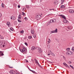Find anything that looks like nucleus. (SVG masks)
I'll list each match as a JSON object with an SVG mask.
<instances>
[{
  "label": "nucleus",
  "mask_w": 74,
  "mask_h": 74,
  "mask_svg": "<svg viewBox=\"0 0 74 74\" xmlns=\"http://www.w3.org/2000/svg\"><path fill=\"white\" fill-rule=\"evenodd\" d=\"M56 22V20L55 19H51L49 22H48L47 23V25H49L51 24V23H55Z\"/></svg>",
  "instance_id": "obj_1"
},
{
  "label": "nucleus",
  "mask_w": 74,
  "mask_h": 74,
  "mask_svg": "<svg viewBox=\"0 0 74 74\" xmlns=\"http://www.w3.org/2000/svg\"><path fill=\"white\" fill-rule=\"evenodd\" d=\"M18 19H21V15L19 14V16H18Z\"/></svg>",
  "instance_id": "obj_13"
},
{
  "label": "nucleus",
  "mask_w": 74,
  "mask_h": 74,
  "mask_svg": "<svg viewBox=\"0 0 74 74\" xmlns=\"http://www.w3.org/2000/svg\"><path fill=\"white\" fill-rule=\"evenodd\" d=\"M31 32L32 34H34V33L35 31L34 30V29H31Z\"/></svg>",
  "instance_id": "obj_9"
},
{
  "label": "nucleus",
  "mask_w": 74,
  "mask_h": 74,
  "mask_svg": "<svg viewBox=\"0 0 74 74\" xmlns=\"http://www.w3.org/2000/svg\"><path fill=\"white\" fill-rule=\"evenodd\" d=\"M0 38H1V39H3L4 38L2 36H1Z\"/></svg>",
  "instance_id": "obj_28"
},
{
  "label": "nucleus",
  "mask_w": 74,
  "mask_h": 74,
  "mask_svg": "<svg viewBox=\"0 0 74 74\" xmlns=\"http://www.w3.org/2000/svg\"><path fill=\"white\" fill-rule=\"evenodd\" d=\"M30 71H32V70H30Z\"/></svg>",
  "instance_id": "obj_59"
},
{
  "label": "nucleus",
  "mask_w": 74,
  "mask_h": 74,
  "mask_svg": "<svg viewBox=\"0 0 74 74\" xmlns=\"http://www.w3.org/2000/svg\"><path fill=\"white\" fill-rule=\"evenodd\" d=\"M70 67H71V68H72V67H73V66H71V65H70L69 66Z\"/></svg>",
  "instance_id": "obj_46"
},
{
  "label": "nucleus",
  "mask_w": 74,
  "mask_h": 74,
  "mask_svg": "<svg viewBox=\"0 0 74 74\" xmlns=\"http://www.w3.org/2000/svg\"><path fill=\"white\" fill-rule=\"evenodd\" d=\"M25 8H23V10H25Z\"/></svg>",
  "instance_id": "obj_55"
},
{
  "label": "nucleus",
  "mask_w": 74,
  "mask_h": 74,
  "mask_svg": "<svg viewBox=\"0 0 74 74\" xmlns=\"http://www.w3.org/2000/svg\"><path fill=\"white\" fill-rule=\"evenodd\" d=\"M68 22L67 20H66V19H65V20L64 21V22L65 23H66Z\"/></svg>",
  "instance_id": "obj_20"
},
{
  "label": "nucleus",
  "mask_w": 74,
  "mask_h": 74,
  "mask_svg": "<svg viewBox=\"0 0 74 74\" xmlns=\"http://www.w3.org/2000/svg\"><path fill=\"white\" fill-rule=\"evenodd\" d=\"M24 13L23 12H22V14H23V13Z\"/></svg>",
  "instance_id": "obj_61"
},
{
  "label": "nucleus",
  "mask_w": 74,
  "mask_h": 74,
  "mask_svg": "<svg viewBox=\"0 0 74 74\" xmlns=\"http://www.w3.org/2000/svg\"><path fill=\"white\" fill-rule=\"evenodd\" d=\"M3 52V51H0V53H2Z\"/></svg>",
  "instance_id": "obj_53"
},
{
  "label": "nucleus",
  "mask_w": 74,
  "mask_h": 74,
  "mask_svg": "<svg viewBox=\"0 0 74 74\" xmlns=\"http://www.w3.org/2000/svg\"><path fill=\"white\" fill-rule=\"evenodd\" d=\"M67 29H69L70 30H71V28H70L69 27H67Z\"/></svg>",
  "instance_id": "obj_33"
},
{
  "label": "nucleus",
  "mask_w": 74,
  "mask_h": 74,
  "mask_svg": "<svg viewBox=\"0 0 74 74\" xmlns=\"http://www.w3.org/2000/svg\"><path fill=\"white\" fill-rule=\"evenodd\" d=\"M59 16H61L62 18H64V19H66V18L65 16H64V15L63 16L62 15H59Z\"/></svg>",
  "instance_id": "obj_8"
},
{
  "label": "nucleus",
  "mask_w": 74,
  "mask_h": 74,
  "mask_svg": "<svg viewBox=\"0 0 74 74\" xmlns=\"http://www.w3.org/2000/svg\"><path fill=\"white\" fill-rule=\"evenodd\" d=\"M72 68L73 69H74V67H72Z\"/></svg>",
  "instance_id": "obj_57"
},
{
  "label": "nucleus",
  "mask_w": 74,
  "mask_h": 74,
  "mask_svg": "<svg viewBox=\"0 0 74 74\" xmlns=\"http://www.w3.org/2000/svg\"><path fill=\"white\" fill-rule=\"evenodd\" d=\"M1 41L0 40V45H1Z\"/></svg>",
  "instance_id": "obj_44"
},
{
  "label": "nucleus",
  "mask_w": 74,
  "mask_h": 74,
  "mask_svg": "<svg viewBox=\"0 0 74 74\" xmlns=\"http://www.w3.org/2000/svg\"><path fill=\"white\" fill-rule=\"evenodd\" d=\"M10 68H12V67H10Z\"/></svg>",
  "instance_id": "obj_60"
},
{
  "label": "nucleus",
  "mask_w": 74,
  "mask_h": 74,
  "mask_svg": "<svg viewBox=\"0 0 74 74\" xmlns=\"http://www.w3.org/2000/svg\"><path fill=\"white\" fill-rule=\"evenodd\" d=\"M63 64H64V65H65V66H66L67 64H66V63H63Z\"/></svg>",
  "instance_id": "obj_39"
},
{
  "label": "nucleus",
  "mask_w": 74,
  "mask_h": 74,
  "mask_svg": "<svg viewBox=\"0 0 74 74\" xmlns=\"http://www.w3.org/2000/svg\"><path fill=\"white\" fill-rule=\"evenodd\" d=\"M42 16L40 14H38V15H37L36 17V19L37 20H40Z\"/></svg>",
  "instance_id": "obj_3"
},
{
  "label": "nucleus",
  "mask_w": 74,
  "mask_h": 74,
  "mask_svg": "<svg viewBox=\"0 0 74 74\" xmlns=\"http://www.w3.org/2000/svg\"><path fill=\"white\" fill-rule=\"evenodd\" d=\"M32 37L31 36H29L28 37V38H29V39H30V38H32Z\"/></svg>",
  "instance_id": "obj_32"
},
{
  "label": "nucleus",
  "mask_w": 74,
  "mask_h": 74,
  "mask_svg": "<svg viewBox=\"0 0 74 74\" xmlns=\"http://www.w3.org/2000/svg\"><path fill=\"white\" fill-rule=\"evenodd\" d=\"M31 49L32 51H33V50H35V49H36V48H35V47H32Z\"/></svg>",
  "instance_id": "obj_11"
},
{
  "label": "nucleus",
  "mask_w": 74,
  "mask_h": 74,
  "mask_svg": "<svg viewBox=\"0 0 74 74\" xmlns=\"http://www.w3.org/2000/svg\"><path fill=\"white\" fill-rule=\"evenodd\" d=\"M66 53L68 54V55H70L71 54H72V53L70 51H68L66 52Z\"/></svg>",
  "instance_id": "obj_4"
},
{
  "label": "nucleus",
  "mask_w": 74,
  "mask_h": 74,
  "mask_svg": "<svg viewBox=\"0 0 74 74\" xmlns=\"http://www.w3.org/2000/svg\"><path fill=\"white\" fill-rule=\"evenodd\" d=\"M48 56H49V55H50V54H48Z\"/></svg>",
  "instance_id": "obj_54"
},
{
  "label": "nucleus",
  "mask_w": 74,
  "mask_h": 74,
  "mask_svg": "<svg viewBox=\"0 0 74 74\" xmlns=\"http://www.w3.org/2000/svg\"><path fill=\"white\" fill-rule=\"evenodd\" d=\"M3 47H4V45H3Z\"/></svg>",
  "instance_id": "obj_58"
},
{
  "label": "nucleus",
  "mask_w": 74,
  "mask_h": 74,
  "mask_svg": "<svg viewBox=\"0 0 74 74\" xmlns=\"http://www.w3.org/2000/svg\"><path fill=\"white\" fill-rule=\"evenodd\" d=\"M20 51L21 52H22V53H23V52H26V49L25 48V47H23V49H20Z\"/></svg>",
  "instance_id": "obj_2"
},
{
  "label": "nucleus",
  "mask_w": 74,
  "mask_h": 74,
  "mask_svg": "<svg viewBox=\"0 0 74 74\" xmlns=\"http://www.w3.org/2000/svg\"><path fill=\"white\" fill-rule=\"evenodd\" d=\"M48 43H50V42H51V41H49V40H48Z\"/></svg>",
  "instance_id": "obj_43"
},
{
  "label": "nucleus",
  "mask_w": 74,
  "mask_h": 74,
  "mask_svg": "<svg viewBox=\"0 0 74 74\" xmlns=\"http://www.w3.org/2000/svg\"><path fill=\"white\" fill-rule=\"evenodd\" d=\"M2 16V15L1 13H0V18H1V17Z\"/></svg>",
  "instance_id": "obj_40"
},
{
  "label": "nucleus",
  "mask_w": 74,
  "mask_h": 74,
  "mask_svg": "<svg viewBox=\"0 0 74 74\" xmlns=\"http://www.w3.org/2000/svg\"><path fill=\"white\" fill-rule=\"evenodd\" d=\"M50 54L51 55H52V56H55V54L53 53L52 52H51L50 53Z\"/></svg>",
  "instance_id": "obj_12"
},
{
  "label": "nucleus",
  "mask_w": 74,
  "mask_h": 74,
  "mask_svg": "<svg viewBox=\"0 0 74 74\" xmlns=\"http://www.w3.org/2000/svg\"><path fill=\"white\" fill-rule=\"evenodd\" d=\"M66 51H70V48H67L66 49Z\"/></svg>",
  "instance_id": "obj_25"
},
{
  "label": "nucleus",
  "mask_w": 74,
  "mask_h": 74,
  "mask_svg": "<svg viewBox=\"0 0 74 74\" xmlns=\"http://www.w3.org/2000/svg\"><path fill=\"white\" fill-rule=\"evenodd\" d=\"M49 62H50V63H52V62H50V61H49Z\"/></svg>",
  "instance_id": "obj_51"
},
{
  "label": "nucleus",
  "mask_w": 74,
  "mask_h": 74,
  "mask_svg": "<svg viewBox=\"0 0 74 74\" xmlns=\"http://www.w3.org/2000/svg\"><path fill=\"white\" fill-rule=\"evenodd\" d=\"M26 8H29V6L27 5V6H26Z\"/></svg>",
  "instance_id": "obj_49"
},
{
  "label": "nucleus",
  "mask_w": 74,
  "mask_h": 74,
  "mask_svg": "<svg viewBox=\"0 0 74 74\" xmlns=\"http://www.w3.org/2000/svg\"><path fill=\"white\" fill-rule=\"evenodd\" d=\"M14 6L15 7H16V5H15V4H14Z\"/></svg>",
  "instance_id": "obj_50"
},
{
  "label": "nucleus",
  "mask_w": 74,
  "mask_h": 74,
  "mask_svg": "<svg viewBox=\"0 0 74 74\" xmlns=\"http://www.w3.org/2000/svg\"><path fill=\"white\" fill-rule=\"evenodd\" d=\"M22 15H23L24 16V15H25V13H23V14H22Z\"/></svg>",
  "instance_id": "obj_47"
},
{
  "label": "nucleus",
  "mask_w": 74,
  "mask_h": 74,
  "mask_svg": "<svg viewBox=\"0 0 74 74\" xmlns=\"http://www.w3.org/2000/svg\"><path fill=\"white\" fill-rule=\"evenodd\" d=\"M18 22H21L22 21L18 19Z\"/></svg>",
  "instance_id": "obj_30"
},
{
  "label": "nucleus",
  "mask_w": 74,
  "mask_h": 74,
  "mask_svg": "<svg viewBox=\"0 0 74 74\" xmlns=\"http://www.w3.org/2000/svg\"><path fill=\"white\" fill-rule=\"evenodd\" d=\"M25 19V20H27V17H25L24 18Z\"/></svg>",
  "instance_id": "obj_38"
},
{
  "label": "nucleus",
  "mask_w": 74,
  "mask_h": 74,
  "mask_svg": "<svg viewBox=\"0 0 74 74\" xmlns=\"http://www.w3.org/2000/svg\"><path fill=\"white\" fill-rule=\"evenodd\" d=\"M40 67V68H41V69H42V66L41 65H40L39 64V65H38Z\"/></svg>",
  "instance_id": "obj_31"
},
{
  "label": "nucleus",
  "mask_w": 74,
  "mask_h": 74,
  "mask_svg": "<svg viewBox=\"0 0 74 74\" xmlns=\"http://www.w3.org/2000/svg\"><path fill=\"white\" fill-rule=\"evenodd\" d=\"M65 66H66V67H68V66H69V65H67V64H66V65H65Z\"/></svg>",
  "instance_id": "obj_48"
},
{
  "label": "nucleus",
  "mask_w": 74,
  "mask_h": 74,
  "mask_svg": "<svg viewBox=\"0 0 74 74\" xmlns=\"http://www.w3.org/2000/svg\"><path fill=\"white\" fill-rule=\"evenodd\" d=\"M40 1H42V0H40Z\"/></svg>",
  "instance_id": "obj_62"
},
{
  "label": "nucleus",
  "mask_w": 74,
  "mask_h": 74,
  "mask_svg": "<svg viewBox=\"0 0 74 74\" xmlns=\"http://www.w3.org/2000/svg\"><path fill=\"white\" fill-rule=\"evenodd\" d=\"M34 38H36V35H35L34 36Z\"/></svg>",
  "instance_id": "obj_35"
},
{
  "label": "nucleus",
  "mask_w": 74,
  "mask_h": 74,
  "mask_svg": "<svg viewBox=\"0 0 74 74\" xmlns=\"http://www.w3.org/2000/svg\"><path fill=\"white\" fill-rule=\"evenodd\" d=\"M34 61H35V63H37V64H38V65H39V63H38V61H37V60L36 59H35Z\"/></svg>",
  "instance_id": "obj_10"
},
{
  "label": "nucleus",
  "mask_w": 74,
  "mask_h": 74,
  "mask_svg": "<svg viewBox=\"0 0 74 74\" xmlns=\"http://www.w3.org/2000/svg\"><path fill=\"white\" fill-rule=\"evenodd\" d=\"M49 11H52V10H54V9H49Z\"/></svg>",
  "instance_id": "obj_34"
},
{
  "label": "nucleus",
  "mask_w": 74,
  "mask_h": 74,
  "mask_svg": "<svg viewBox=\"0 0 74 74\" xmlns=\"http://www.w3.org/2000/svg\"><path fill=\"white\" fill-rule=\"evenodd\" d=\"M10 18H10L11 19H12V20L13 19L12 16H11Z\"/></svg>",
  "instance_id": "obj_41"
},
{
  "label": "nucleus",
  "mask_w": 74,
  "mask_h": 74,
  "mask_svg": "<svg viewBox=\"0 0 74 74\" xmlns=\"http://www.w3.org/2000/svg\"><path fill=\"white\" fill-rule=\"evenodd\" d=\"M1 6L3 8H4V4L3 3H2Z\"/></svg>",
  "instance_id": "obj_27"
},
{
  "label": "nucleus",
  "mask_w": 74,
  "mask_h": 74,
  "mask_svg": "<svg viewBox=\"0 0 74 74\" xmlns=\"http://www.w3.org/2000/svg\"><path fill=\"white\" fill-rule=\"evenodd\" d=\"M68 67L69 69H70V66H69Z\"/></svg>",
  "instance_id": "obj_56"
},
{
  "label": "nucleus",
  "mask_w": 74,
  "mask_h": 74,
  "mask_svg": "<svg viewBox=\"0 0 74 74\" xmlns=\"http://www.w3.org/2000/svg\"><path fill=\"white\" fill-rule=\"evenodd\" d=\"M64 2V0H61V4H62Z\"/></svg>",
  "instance_id": "obj_15"
},
{
  "label": "nucleus",
  "mask_w": 74,
  "mask_h": 74,
  "mask_svg": "<svg viewBox=\"0 0 74 74\" xmlns=\"http://www.w3.org/2000/svg\"><path fill=\"white\" fill-rule=\"evenodd\" d=\"M32 73H36V72H35V71H32Z\"/></svg>",
  "instance_id": "obj_37"
},
{
  "label": "nucleus",
  "mask_w": 74,
  "mask_h": 74,
  "mask_svg": "<svg viewBox=\"0 0 74 74\" xmlns=\"http://www.w3.org/2000/svg\"><path fill=\"white\" fill-rule=\"evenodd\" d=\"M72 51H73L74 52V47H73L71 49Z\"/></svg>",
  "instance_id": "obj_21"
},
{
  "label": "nucleus",
  "mask_w": 74,
  "mask_h": 74,
  "mask_svg": "<svg viewBox=\"0 0 74 74\" xmlns=\"http://www.w3.org/2000/svg\"><path fill=\"white\" fill-rule=\"evenodd\" d=\"M9 31H10V32H11V31H11L10 30Z\"/></svg>",
  "instance_id": "obj_63"
},
{
  "label": "nucleus",
  "mask_w": 74,
  "mask_h": 74,
  "mask_svg": "<svg viewBox=\"0 0 74 74\" xmlns=\"http://www.w3.org/2000/svg\"><path fill=\"white\" fill-rule=\"evenodd\" d=\"M55 33V32L54 31V30L51 31L50 32V34H52V33Z\"/></svg>",
  "instance_id": "obj_17"
},
{
  "label": "nucleus",
  "mask_w": 74,
  "mask_h": 74,
  "mask_svg": "<svg viewBox=\"0 0 74 74\" xmlns=\"http://www.w3.org/2000/svg\"><path fill=\"white\" fill-rule=\"evenodd\" d=\"M38 52H39V53H41L42 52V50L41 49H39V50H38Z\"/></svg>",
  "instance_id": "obj_7"
},
{
  "label": "nucleus",
  "mask_w": 74,
  "mask_h": 74,
  "mask_svg": "<svg viewBox=\"0 0 74 74\" xmlns=\"http://www.w3.org/2000/svg\"><path fill=\"white\" fill-rule=\"evenodd\" d=\"M20 33H22V34H23V33H24V31L23 30H22L20 32Z\"/></svg>",
  "instance_id": "obj_18"
},
{
  "label": "nucleus",
  "mask_w": 74,
  "mask_h": 74,
  "mask_svg": "<svg viewBox=\"0 0 74 74\" xmlns=\"http://www.w3.org/2000/svg\"><path fill=\"white\" fill-rule=\"evenodd\" d=\"M53 3L55 5H56V4H58V1L56 0Z\"/></svg>",
  "instance_id": "obj_5"
},
{
  "label": "nucleus",
  "mask_w": 74,
  "mask_h": 74,
  "mask_svg": "<svg viewBox=\"0 0 74 74\" xmlns=\"http://www.w3.org/2000/svg\"><path fill=\"white\" fill-rule=\"evenodd\" d=\"M25 45H26L27 46V42H25Z\"/></svg>",
  "instance_id": "obj_36"
},
{
  "label": "nucleus",
  "mask_w": 74,
  "mask_h": 74,
  "mask_svg": "<svg viewBox=\"0 0 74 74\" xmlns=\"http://www.w3.org/2000/svg\"><path fill=\"white\" fill-rule=\"evenodd\" d=\"M49 41H51V39H49Z\"/></svg>",
  "instance_id": "obj_52"
},
{
  "label": "nucleus",
  "mask_w": 74,
  "mask_h": 74,
  "mask_svg": "<svg viewBox=\"0 0 74 74\" xmlns=\"http://www.w3.org/2000/svg\"><path fill=\"white\" fill-rule=\"evenodd\" d=\"M61 8H64V5H62L61 6Z\"/></svg>",
  "instance_id": "obj_16"
},
{
  "label": "nucleus",
  "mask_w": 74,
  "mask_h": 74,
  "mask_svg": "<svg viewBox=\"0 0 74 74\" xmlns=\"http://www.w3.org/2000/svg\"><path fill=\"white\" fill-rule=\"evenodd\" d=\"M12 16V18L13 19H12V20H15L16 18L14 16Z\"/></svg>",
  "instance_id": "obj_19"
},
{
  "label": "nucleus",
  "mask_w": 74,
  "mask_h": 74,
  "mask_svg": "<svg viewBox=\"0 0 74 74\" xmlns=\"http://www.w3.org/2000/svg\"><path fill=\"white\" fill-rule=\"evenodd\" d=\"M10 23L8 22H7V25H8V26H9V25H10Z\"/></svg>",
  "instance_id": "obj_23"
},
{
  "label": "nucleus",
  "mask_w": 74,
  "mask_h": 74,
  "mask_svg": "<svg viewBox=\"0 0 74 74\" xmlns=\"http://www.w3.org/2000/svg\"><path fill=\"white\" fill-rule=\"evenodd\" d=\"M18 8H20V7H21V6H20V5H18Z\"/></svg>",
  "instance_id": "obj_45"
},
{
  "label": "nucleus",
  "mask_w": 74,
  "mask_h": 74,
  "mask_svg": "<svg viewBox=\"0 0 74 74\" xmlns=\"http://www.w3.org/2000/svg\"><path fill=\"white\" fill-rule=\"evenodd\" d=\"M70 13H73L74 12V10L73 9H70L69 10Z\"/></svg>",
  "instance_id": "obj_6"
},
{
  "label": "nucleus",
  "mask_w": 74,
  "mask_h": 74,
  "mask_svg": "<svg viewBox=\"0 0 74 74\" xmlns=\"http://www.w3.org/2000/svg\"><path fill=\"white\" fill-rule=\"evenodd\" d=\"M0 55L1 56H3V55H4V54H3V53H0Z\"/></svg>",
  "instance_id": "obj_29"
},
{
  "label": "nucleus",
  "mask_w": 74,
  "mask_h": 74,
  "mask_svg": "<svg viewBox=\"0 0 74 74\" xmlns=\"http://www.w3.org/2000/svg\"><path fill=\"white\" fill-rule=\"evenodd\" d=\"M25 60V61H26V62H27V63L28 62V61H27V60Z\"/></svg>",
  "instance_id": "obj_42"
},
{
  "label": "nucleus",
  "mask_w": 74,
  "mask_h": 74,
  "mask_svg": "<svg viewBox=\"0 0 74 74\" xmlns=\"http://www.w3.org/2000/svg\"><path fill=\"white\" fill-rule=\"evenodd\" d=\"M54 31L55 33H58V29L56 28Z\"/></svg>",
  "instance_id": "obj_14"
},
{
  "label": "nucleus",
  "mask_w": 74,
  "mask_h": 74,
  "mask_svg": "<svg viewBox=\"0 0 74 74\" xmlns=\"http://www.w3.org/2000/svg\"><path fill=\"white\" fill-rule=\"evenodd\" d=\"M68 63H69V64H71V63H72V62H71V61H68Z\"/></svg>",
  "instance_id": "obj_26"
},
{
  "label": "nucleus",
  "mask_w": 74,
  "mask_h": 74,
  "mask_svg": "<svg viewBox=\"0 0 74 74\" xmlns=\"http://www.w3.org/2000/svg\"><path fill=\"white\" fill-rule=\"evenodd\" d=\"M40 48L39 47H37L35 48V49H37V50H39V49H40Z\"/></svg>",
  "instance_id": "obj_24"
},
{
  "label": "nucleus",
  "mask_w": 74,
  "mask_h": 74,
  "mask_svg": "<svg viewBox=\"0 0 74 74\" xmlns=\"http://www.w3.org/2000/svg\"><path fill=\"white\" fill-rule=\"evenodd\" d=\"M10 29L12 30V31H14V28H13L11 27L10 28Z\"/></svg>",
  "instance_id": "obj_22"
},
{
  "label": "nucleus",
  "mask_w": 74,
  "mask_h": 74,
  "mask_svg": "<svg viewBox=\"0 0 74 74\" xmlns=\"http://www.w3.org/2000/svg\"><path fill=\"white\" fill-rule=\"evenodd\" d=\"M50 52H51V51H50Z\"/></svg>",
  "instance_id": "obj_64"
}]
</instances>
